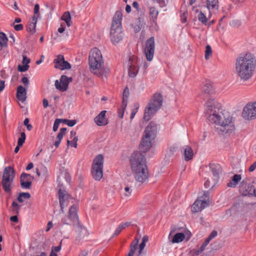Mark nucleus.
<instances>
[{
  "label": "nucleus",
  "mask_w": 256,
  "mask_h": 256,
  "mask_svg": "<svg viewBox=\"0 0 256 256\" xmlns=\"http://www.w3.org/2000/svg\"><path fill=\"white\" fill-rule=\"evenodd\" d=\"M204 114L210 122L216 124V130L220 134H230L234 130L232 116L228 112L222 110L217 100H210L206 102Z\"/></svg>",
  "instance_id": "nucleus-1"
},
{
  "label": "nucleus",
  "mask_w": 256,
  "mask_h": 256,
  "mask_svg": "<svg viewBox=\"0 0 256 256\" xmlns=\"http://www.w3.org/2000/svg\"><path fill=\"white\" fill-rule=\"evenodd\" d=\"M256 60L253 55L248 54L238 58L235 63V73L241 80H250L253 76Z\"/></svg>",
  "instance_id": "nucleus-2"
},
{
  "label": "nucleus",
  "mask_w": 256,
  "mask_h": 256,
  "mask_svg": "<svg viewBox=\"0 0 256 256\" xmlns=\"http://www.w3.org/2000/svg\"><path fill=\"white\" fill-rule=\"evenodd\" d=\"M130 167L136 182L142 184L148 178V172L145 156L141 152H135L130 157Z\"/></svg>",
  "instance_id": "nucleus-3"
},
{
  "label": "nucleus",
  "mask_w": 256,
  "mask_h": 256,
  "mask_svg": "<svg viewBox=\"0 0 256 256\" xmlns=\"http://www.w3.org/2000/svg\"><path fill=\"white\" fill-rule=\"evenodd\" d=\"M122 14L120 12H116L113 18L110 36L112 43L116 44L120 42L123 38L122 28Z\"/></svg>",
  "instance_id": "nucleus-4"
},
{
  "label": "nucleus",
  "mask_w": 256,
  "mask_h": 256,
  "mask_svg": "<svg viewBox=\"0 0 256 256\" xmlns=\"http://www.w3.org/2000/svg\"><path fill=\"white\" fill-rule=\"evenodd\" d=\"M156 131L157 124L154 122H150L146 127L140 144L142 152H146L152 147V140L156 138Z\"/></svg>",
  "instance_id": "nucleus-5"
},
{
  "label": "nucleus",
  "mask_w": 256,
  "mask_h": 256,
  "mask_svg": "<svg viewBox=\"0 0 256 256\" xmlns=\"http://www.w3.org/2000/svg\"><path fill=\"white\" fill-rule=\"evenodd\" d=\"M162 100V97L160 94L156 93L153 96L145 108L144 116V120H149L160 108Z\"/></svg>",
  "instance_id": "nucleus-6"
},
{
  "label": "nucleus",
  "mask_w": 256,
  "mask_h": 256,
  "mask_svg": "<svg viewBox=\"0 0 256 256\" xmlns=\"http://www.w3.org/2000/svg\"><path fill=\"white\" fill-rule=\"evenodd\" d=\"M104 63L100 51L96 48H92L89 54V66L91 72L94 74V72L100 70Z\"/></svg>",
  "instance_id": "nucleus-7"
},
{
  "label": "nucleus",
  "mask_w": 256,
  "mask_h": 256,
  "mask_svg": "<svg viewBox=\"0 0 256 256\" xmlns=\"http://www.w3.org/2000/svg\"><path fill=\"white\" fill-rule=\"evenodd\" d=\"M103 165L104 157L102 154H98L94 158L92 167V174L96 180H100L102 178Z\"/></svg>",
  "instance_id": "nucleus-8"
},
{
  "label": "nucleus",
  "mask_w": 256,
  "mask_h": 256,
  "mask_svg": "<svg viewBox=\"0 0 256 256\" xmlns=\"http://www.w3.org/2000/svg\"><path fill=\"white\" fill-rule=\"evenodd\" d=\"M254 182H255V179L244 180L240 186V192L245 196L253 195V192H254Z\"/></svg>",
  "instance_id": "nucleus-9"
},
{
  "label": "nucleus",
  "mask_w": 256,
  "mask_h": 256,
  "mask_svg": "<svg viewBox=\"0 0 256 256\" xmlns=\"http://www.w3.org/2000/svg\"><path fill=\"white\" fill-rule=\"evenodd\" d=\"M204 198L202 197L198 198L192 204V212H200L209 205L210 202L208 194L204 193Z\"/></svg>",
  "instance_id": "nucleus-10"
},
{
  "label": "nucleus",
  "mask_w": 256,
  "mask_h": 256,
  "mask_svg": "<svg viewBox=\"0 0 256 256\" xmlns=\"http://www.w3.org/2000/svg\"><path fill=\"white\" fill-rule=\"evenodd\" d=\"M155 50V42L153 37L148 38L144 46V52L146 60L150 62L152 60Z\"/></svg>",
  "instance_id": "nucleus-11"
},
{
  "label": "nucleus",
  "mask_w": 256,
  "mask_h": 256,
  "mask_svg": "<svg viewBox=\"0 0 256 256\" xmlns=\"http://www.w3.org/2000/svg\"><path fill=\"white\" fill-rule=\"evenodd\" d=\"M242 116L248 120L256 118V102L248 103L244 108Z\"/></svg>",
  "instance_id": "nucleus-12"
},
{
  "label": "nucleus",
  "mask_w": 256,
  "mask_h": 256,
  "mask_svg": "<svg viewBox=\"0 0 256 256\" xmlns=\"http://www.w3.org/2000/svg\"><path fill=\"white\" fill-rule=\"evenodd\" d=\"M128 66V76L131 78L136 77L138 72V58L134 56H130L129 58Z\"/></svg>",
  "instance_id": "nucleus-13"
},
{
  "label": "nucleus",
  "mask_w": 256,
  "mask_h": 256,
  "mask_svg": "<svg viewBox=\"0 0 256 256\" xmlns=\"http://www.w3.org/2000/svg\"><path fill=\"white\" fill-rule=\"evenodd\" d=\"M77 206L75 205H72L70 206L68 216V218L65 217L62 218V222L63 224L70 225V222H76L78 220V216L77 215Z\"/></svg>",
  "instance_id": "nucleus-14"
},
{
  "label": "nucleus",
  "mask_w": 256,
  "mask_h": 256,
  "mask_svg": "<svg viewBox=\"0 0 256 256\" xmlns=\"http://www.w3.org/2000/svg\"><path fill=\"white\" fill-rule=\"evenodd\" d=\"M58 196L61 211L64 212V209L68 206L70 200L72 202V198L66 191L60 189L58 191Z\"/></svg>",
  "instance_id": "nucleus-15"
},
{
  "label": "nucleus",
  "mask_w": 256,
  "mask_h": 256,
  "mask_svg": "<svg viewBox=\"0 0 256 256\" xmlns=\"http://www.w3.org/2000/svg\"><path fill=\"white\" fill-rule=\"evenodd\" d=\"M70 82V79L66 76L63 75L61 76L60 81L56 80L55 81V86L56 89L64 92L66 91Z\"/></svg>",
  "instance_id": "nucleus-16"
},
{
  "label": "nucleus",
  "mask_w": 256,
  "mask_h": 256,
  "mask_svg": "<svg viewBox=\"0 0 256 256\" xmlns=\"http://www.w3.org/2000/svg\"><path fill=\"white\" fill-rule=\"evenodd\" d=\"M54 67L60 70L70 69L71 68L70 64L64 60V57L62 55H58L54 60Z\"/></svg>",
  "instance_id": "nucleus-17"
},
{
  "label": "nucleus",
  "mask_w": 256,
  "mask_h": 256,
  "mask_svg": "<svg viewBox=\"0 0 256 256\" xmlns=\"http://www.w3.org/2000/svg\"><path fill=\"white\" fill-rule=\"evenodd\" d=\"M34 177L30 174L22 173L20 176V186L26 189H30L32 186V182Z\"/></svg>",
  "instance_id": "nucleus-18"
},
{
  "label": "nucleus",
  "mask_w": 256,
  "mask_h": 256,
  "mask_svg": "<svg viewBox=\"0 0 256 256\" xmlns=\"http://www.w3.org/2000/svg\"><path fill=\"white\" fill-rule=\"evenodd\" d=\"M182 152H183L184 160L189 161L193 158L194 151L192 148L188 146H184L181 149Z\"/></svg>",
  "instance_id": "nucleus-19"
},
{
  "label": "nucleus",
  "mask_w": 256,
  "mask_h": 256,
  "mask_svg": "<svg viewBox=\"0 0 256 256\" xmlns=\"http://www.w3.org/2000/svg\"><path fill=\"white\" fill-rule=\"evenodd\" d=\"M14 178V170L11 166L6 167L3 172L2 179L13 181Z\"/></svg>",
  "instance_id": "nucleus-20"
},
{
  "label": "nucleus",
  "mask_w": 256,
  "mask_h": 256,
  "mask_svg": "<svg viewBox=\"0 0 256 256\" xmlns=\"http://www.w3.org/2000/svg\"><path fill=\"white\" fill-rule=\"evenodd\" d=\"M206 6L209 10V18L212 16V12L218 8V0H206Z\"/></svg>",
  "instance_id": "nucleus-21"
},
{
  "label": "nucleus",
  "mask_w": 256,
  "mask_h": 256,
  "mask_svg": "<svg viewBox=\"0 0 256 256\" xmlns=\"http://www.w3.org/2000/svg\"><path fill=\"white\" fill-rule=\"evenodd\" d=\"M190 237V232H186V234H184L182 232L176 233L172 238L171 242L172 243H178L182 242L185 238L186 240H188Z\"/></svg>",
  "instance_id": "nucleus-22"
},
{
  "label": "nucleus",
  "mask_w": 256,
  "mask_h": 256,
  "mask_svg": "<svg viewBox=\"0 0 256 256\" xmlns=\"http://www.w3.org/2000/svg\"><path fill=\"white\" fill-rule=\"evenodd\" d=\"M106 110L102 111L94 119V122L98 126H105L107 124L105 118Z\"/></svg>",
  "instance_id": "nucleus-23"
},
{
  "label": "nucleus",
  "mask_w": 256,
  "mask_h": 256,
  "mask_svg": "<svg viewBox=\"0 0 256 256\" xmlns=\"http://www.w3.org/2000/svg\"><path fill=\"white\" fill-rule=\"evenodd\" d=\"M26 88L22 86L18 87L16 92V97L19 100L24 102L26 98Z\"/></svg>",
  "instance_id": "nucleus-24"
},
{
  "label": "nucleus",
  "mask_w": 256,
  "mask_h": 256,
  "mask_svg": "<svg viewBox=\"0 0 256 256\" xmlns=\"http://www.w3.org/2000/svg\"><path fill=\"white\" fill-rule=\"evenodd\" d=\"M241 180V175L236 174L232 176L231 181L227 184V186L230 188H236Z\"/></svg>",
  "instance_id": "nucleus-25"
},
{
  "label": "nucleus",
  "mask_w": 256,
  "mask_h": 256,
  "mask_svg": "<svg viewBox=\"0 0 256 256\" xmlns=\"http://www.w3.org/2000/svg\"><path fill=\"white\" fill-rule=\"evenodd\" d=\"M38 18L36 16H34L32 18V21L28 24L27 26V30L28 32L34 34L36 32V27L37 22Z\"/></svg>",
  "instance_id": "nucleus-26"
},
{
  "label": "nucleus",
  "mask_w": 256,
  "mask_h": 256,
  "mask_svg": "<svg viewBox=\"0 0 256 256\" xmlns=\"http://www.w3.org/2000/svg\"><path fill=\"white\" fill-rule=\"evenodd\" d=\"M202 92L206 94H210L214 92L212 84L209 81L206 82L202 88Z\"/></svg>",
  "instance_id": "nucleus-27"
},
{
  "label": "nucleus",
  "mask_w": 256,
  "mask_h": 256,
  "mask_svg": "<svg viewBox=\"0 0 256 256\" xmlns=\"http://www.w3.org/2000/svg\"><path fill=\"white\" fill-rule=\"evenodd\" d=\"M12 182V180L2 179V185L5 192H10L12 189L11 185Z\"/></svg>",
  "instance_id": "nucleus-28"
},
{
  "label": "nucleus",
  "mask_w": 256,
  "mask_h": 256,
  "mask_svg": "<svg viewBox=\"0 0 256 256\" xmlns=\"http://www.w3.org/2000/svg\"><path fill=\"white\" fill-rule=\"evenodd\" d=\"M8 39L6 34L2 32H0V50L6 48L8 46Z\"/></svg>",
  "instance_id": "nucleus-29"
},
{
  "label": "nucleus",
  "mask_w": 256,
  "mask_h": 256,
  "mask_svg": "<svg viewBox=\"0 0 256 256\" xmlns=\"http://www.w3.org/2000/svg\"><path fill=\"white\" fill-rule=\"evenodd\" d=\"M210 168L213 176L216 178H218L221 172V168L219 165L212 164L210 165Z\"/></svg>",
  "instance_id": "nucleus-30"
},
{
  "label": "nucleus",
  "mask_w": 256,
  "mask_h": 256,
  "mask_svg": "<svg viewBox=\"0 0 256 256\" xmlns=\"http://www.w3.org/2000/svg\"><path fill=\"white\" fill-rule=\"evenodd\" d=\"M100 69V70L96 72H94V74L98 76H106V74L110 72L109 68H104V65L101 66Z\"/></svg>",
  "instance_id": "nucleus-31"
},
{
  "label": "nucleus",
  "mask_w": 256,
  "mask_h": 256,
  "mask_svg": "<svg viewBox=\"0 0 256 256\" xmlns=\"http://www.w3.org/2000/svg\"><path fill=\"white\" fill-rule=\"evenodd\" d=\"M62 20L66 22L68 26L70 27L72 25L71 16L68 12H65L63 14Z\"/></svg>",
  "instance_id": "nucleus-32"
},
{
  "label": "nucleus",
  "mask_w": 256,
  "mask_h": 256,
  "mask_svg": "<svg viewBox=\"0 0 256 256\" xmlns=\"http://www.w3.org/2000/svg\"><path fill=\"white\" fill-rule=\"evenodd\" d=\"M129 95V92L128 89L126 88L123 92V96H122V105L123 108H126L127 106L128 103V98Z\"/></svg>",
  "instance_id": "nucleus-33"
},
{
  "label": "nucleus",
  "mask_w": 256,
  "mask_h": 256,
  "mask_svg": "<svg viewBox=\"0 0 256 256\" xmlns=\"http://www.w3.org/2000/svg\"><path fill=\"white\" fill-rule=\"evenodd\" d=\"M30 196V195L28 192H22L20 194L17 199L19 202H24V199H28Z\"/></svg>",
  "instance_id": "nucleus-34"
},
{
  "label": "nucleus",
  "mask_w": 256,
  "mask_h": 256,
  "mask_svg": "<svg viewBox=\"0 0 256 256\" xmlns=\"http://www.w3.org/2000/svg\"><path fill=\"white\" fill-rule=\"evenodd\" d=\"M138 242V240H137L136 242H134L132 244L130 248V252L128 254V256H133L134 252L136 248V246Z\"/></svg>",
  "instance_id": "nucleus-35"
},
{
  "label": "nucleus",
  "mask_w": 256,
  "mask_h": 256,
  "mask_svg": "<svg viewBox=\"0 0 256 256\" xmlns=\"http://www.w3.org/2000/svg\"><path fill=\"white\" fill-rule=\"evenodd\" d=\"M198 18L200 22L204 24H206L207 22L209 17L207 18L206 15L202 12H200L198 15Z\"/></svg>",
  "instance_id": "nucleus-36"
},
{
  "label": "nucleus",
  "mask_w": 256,
  "mask_h": 256,
  "mask_svg": "<svg viewBox=\"0 0 256 256\" xmlns=\"http://www.w3.org/2000/svg\"><path fill=\"white\" fill-rule=\"evenodd\" d=\"M158 12L154 7H151L150 8V16L154 20H156L158 16Z\"/></svg>",
  "instance_id": "nucleus-37"
},
{
  "label": "nucleus",
  "mask_w": 256,
  "mask_h": 256,
  "mask_svg": "<svg viewBox=\"0 0 256 256\" xmlns=\"http://www.w3.org/2000/svg\"><path fill=\"white\" fill-rule=\"evenodd\" d=\"M78 232L80 233V237L83 238L85 236L88 235V231L86 228L83 226H80L78 229Z\"/></svg>",
  "instance_id": "nucleus-38"
},
{
  "label": "nucleus",
  "mask_w": 256,
  "mask_h": 256,
  "mask_svg": "<svg viewBox=\"0 0 256 256\" xmlns=\"http://www.w3.org/2000/svg\"><path fill=\"white\" fill-rule=\"evenodd\" d=\"M62 122L70 127L73 126L76 123V121L75 120H69L66 119H62Z\"/></svg>",
  "instance_id": "nucleus-39"
},
{
  "label": "nucleus",
  "mask_w": 256,
  "mask_h": 256,
  "mask_svg": "<svg viewBox=\"0 0 256 256\" xmlns=\"http://www.w3.org/2000/svg\"><path fill=\"white\" fill-rule=\"evenodd\" d=\"M26 140V134L24 132H22L20 134V137L18 138V146H22L24 142Z\"/></svg>",
  "instance_id": "nucleus-40"
},
{
  "label": "nucleus",
  "mask_w": 256,
  "mask_h": 256,
  "mask_svg": "<svg viewBox=\"0 0 256 256\" xmlns=\"http://www.w3.org/2000/svg\"><path fill=\"white\" fill-rule=\"evenodd\" d=\"M212 50L210 45H207L206 48L205 52V58L206 59H208L210 56L212 55Z\"/></svg>",
  "instance_id": "nucleus-41"
},
{
  "label": "nucleus",
  "mask_w": 256,
  "mask_h": 256,
  "mask_svg": "<svg viewBox=\"0 0 256 256\" xmlns=\"http://www.w3.org/2000/svg\"><path fill=\"white\" fill-rule=\"evenodd\" d=\"M132 190L131 186H126L124 188V194L126 196H130L131 195Z\"/></svg>",
  "instance_id": "nucleus-42"
},
{
  "label": "nucleus",
  "mask_w": 256,
  "mask_h": 256,
  "mask_svg": "<svg viewBox=\"0 0 256 256\" xmlns=\"http://www.w3.org/2000/svg\"><path fill=\"white\" fill-rule=\"evenodd\" d=\"M66 128H62L60 129V131L58 132L56 138L58 140H61L62 138L64 136V135L66 132Z\"/></svg>",
  "instance_id": "nucleus-43"
},
{
  "label": "nucleus",
  "mask_w": 256,
  "mask_h": 256,
  "mask_svg": "<svg viewBox=\"0 0 256 256\" xmlns=\"http://www.w3.org/2000/svg\"><path fill=\"white\" fill-rule=\"evenodd\" d=\"M61 122H62V119L58 118L55 120L53 128H52L54 132H56L58 130L59 125H60V124Z\"/></svg>",
  "instance_id": "nucleus-44"
},
{
  "label": "nucleus",
  "mask_w": 256,
  "mask_h": 256,
  "mask_svg": "<svg viewBox=\"0 0 256 256\" xmlns=\"http://www.w3.org/2000/svg\"><path fill=\"white\" fill-rule=\"evenodd\" d=\"M209 242L210 241L208 239H206L202 246L200 248L199 250L198 251L197 254H198L202 252L205 250L206 246L208 244Z\"/></svg>",
  "instance_id": "nucleus-45"
},
{
  "label": "nucleus",
  "mask_w": 256,
  "mask_h": 256,
  "mask_svg": "<svg viewBox=\"0 0 256 256\" xmlns=\"http://www.w3.org/2000/svg\"><path fill=\"white\" fill-rule=\"evenodd\" d=\"M39 9V5L36 4L34 7V16H36L38 19L40 18Z\"/></svg>",
  "instance_id": "nucleus-46"
},
{
  "label": "nucleus",
  "mask_w": 256,
  "mask_h": 256,
  "mask_svg": "<svg viewBox=\"0 0 256 256\" xmlns=\"http://www.w3.org/2000/svg\"><path fill=\"white\" fill-rule=\"evenodd\" d=\"M28 68H29L28 65H24V64L23 66L19 65L18 66V70L21 72H24L28 70Z\"/></svg>",
  "instance_id": "nucleus-47"
},
{
  "label": "nucleus",
  "mask_w": 256,
  "mask_h": 256,
  "mask_svg": "<svg viewBox=\"0 0 256 256\" xmlns=\"http://www.w3.org/2000/svg\"><path fill=\"white\" fill-rule=\"evenodd\" d=\"M62 242L61 241L60 242V244L58 246H52L51 252H55V253L59 252L61 250Z\"/></svg>",
  "instance_id": "nucleus-48"
},
{
  "label": "nucleus",
  "mask_w": 256,
  "mask_h": 256,
  "mask_svg": "<svg viewBox=\"0 0 256 256\" xmlns=\"http://www.w3.org/2000/svg\"><path fill=\"white\" fill-rule=\"evenodd\" d=\"M28 122H29L28 118H26L24 120V126H26L28 130H32V126L31 124H29Z\"/></svg>",
  "instance_id": "nucleus-49"
},
{
  "label": "nucleus",
  "mask_w": 256,
  "mask_h": 256,
  "mask_svg": "<svg viewBox=\"0 0 256 256\" xmlns=\"http://www.w3.org/2000/svg\"><path fill=\"white\" fill-rule=\"evenodd\" d=\"M218 232L216 230H214L212 231V232L210 233V236H208V238H206L208 239L210 242L214 238H215L217 236Z\"/></svg>",
  "instance_id": "nucleus-50"
},
{
  "label": "nucleus",
  "mask_w": 256,
  "mask_h": 256,
  "mask_svg": "<svg viewBox=\"0 0 256 256\" xmlns=\"http://www.w3.org/2000/svg\"><path fill=\"white\" fill-rule=\"evenodd\" d=\"M138 104H136V108L133 109L132 112V113H131V114H130V119L132 120L134 118L136 113L138 112Z\"/></svg>",
  "instance_id": "nucleus-51"
},
{
  "label": "nucleus",
  "mask_w": 256,
  "mask_h": 256,
  "mask_svg": "<svg viewBox=\"0 0 256 256\" xmlns=\"http://www.w3.org/2000/svg\"><path fill=\"white\" fill-rule=\"evenodd\" d=\"M126 108H123L122 104L121 108L118 110V115L120 118H122L124 116V110Z\"/></svg>",
  "instance_id": "nucleus-52"
},
{
  "label": "nucleus",
  "mask_w": 256,
  "mask_h": 256,
  "mask_svg": "<svg viewBox=\"0 0 256 256\" xmlns=\"http://www.w3.org/2000/svg\"><path fill=\"white\" fill-rule=\"evenodd\" d=\"M123 230V228L121 227L120 224L116 228L113 234V236L118 235Z\"/></svg>",
  "instance_id": "nucleus-53"
},
{
  "label": "nucleus",
  "mask_w": 256,
  "mask_h": 256,
  "mask_svg": "<svg viewBox=\"0 0 256 256\" xmlns=\"http://www.w3.org/2000/svg\"><path fill=\"white\" fill-rule=\"evenodd\" d=\"M12 206L13 207L14 210L16 212H18L20 208V206L14 201L12 203Z\"/></svg>",
  "instance_id": "nucleus-54"
},
{
  "label": "nucleus",
  "mask_w": 256,
  "mask_h": 256,
  "mask_svg": "<svg viewBox=\"0 0 256 256\" xmlns=\"http://www.w3.org/2000/svg\"><path fill=\"white\" fill-rule=\"evenodd\" d=\"M78 140V137L74 136V138L73 140L71 141V146L76 148L77 147Z\"/></svg>",
  "instance_id": "nucleus-55"
},
{
  "label": "nucleus",
  "mask_w": 256,
  "mask_h": 256,
  "mask_svg": "<svg viewBox=\"0 0 256 256\" xmlns=\"http://www.w3.org/2000/svg\"><path fill=\"white\" fill-rule=\"evenodd\" d=\"M176 151V148L174 146H171L170 148L169 152H168L167 154L170 156L172 155L174 152Z\"/></svg>",
  "instance_id": "nucleus-56"
},
{
  "label": "nucleus",
  "mask_w": 256,
  "mask_h": 256,
  "mask_svg": "<svg viewBox=\"0 0 256 256\" xmlns=\"http://www.w3.org/2000/svg\"><path fill=\"white\" fill-rule=\"evenodd\" d=\"M30 62V60L26 56H22V64L24 65H28Z\"/></svg>",
  "instance_id": "nucleus-57"
},
{
  "label": "nucleus",
  "mask_w": 256,
  "mask_h": 256,
  "mask_svg": "<svg viewBox=\"0 0 256 256\" xmlns=\"http://www.w3.org/2000/svg\"><path fill=\"white\" fill-rule=\"evenodd\" d=\"M5 88V82L4 80H0V92H2Z\"/></svg>",
  "instance_id": "nucleus-58"
},
{
  "label": "nucleus",
  "mask_w": 256,
  "mask_h": 256,
  "mask_svg": "<svg viewBox=\"0 0 256 256\" xmlns=\"http://www.w3.org/2000/svg\"><path fill=\"white\" fill-rule=\"evenodd\" d=\"M22 82L26 86H28L29 84V80L26 77H24L22 79Z\"/></svg>",
  "instance_id": "nucleus-59"
},
{
  "label": "nucleus",
  "mask_w": 256,
  "mask_h": 256,
  "mask_svg": "<svg viewBox=\"0 0 256 256\" xmlns=\"http://www.w3.org/2000/svg\"><path fill=\"white\" fill-rule=\"evenodd\" d=\"M14 30L16 31L20 30L23 28V26L22 24H16L14 26Z\"/></svg>",
  "instance_id": "nucleus-60"
},
{
  "label": "nucleus",
  "mask_w": 256,
  "mask_h": 256,
  "mask_svg": "<svg viewBox=\"0 0 256 256\" xmlns=\"http://www.w3.org/2000/svg\"><path fill=\"white\" fill-rule=\"evenodd\" d=\"M131 224L130 222H126L120 224L121 227L123 228V229L129 226Z\"/></svg>",
  "instance_id": "nucleus-61"
},
{
  "label": "nucleus",
  "mask_w": 256,
  "mask_h": 256,
  "mask_svg": "<svg viewBox=\"0 0 256 256\" xmlns=\"http://www.w3.org/2000/svg\"><path fill=\"white\" fill-rule=\"evenodd\" d=\"M256 168V161L250 166L249 168V171L252 172H253L255 169Z\"/></svg>",
  "instance_id": "nucleus-62"
},
{
  "label": "nucleus",
  "mask_w": 256,
  "mask_h": 256,
  "mask_svg": "<svg viewBox=\"0 0 256 256\" xmlns=\"http://www.w3.org/2000/svg\"><path fill=\"white\" fill-rule=\"evenodd\" d=\"M145 246H146V244H144V242H142L140 244V247H139V254H140L144 250Z\"/></svg>",
  "instance_id": "nucleus-63"
},
{
  "label": "nucleus",
  "mask_w": 256,
  "mask_h": 256,
  "mask_svg": "<svg viewBox=\"0 0 256 256\" xmlns=\"http://www.w3.org/2000/svg\"><path fill=\"white\" fill-rule=\"evenodd\" d=\"M10 220L12 222H16L18 221V216H12L10 217Z\"/></svg>",
  "instance_id": "nucleus-64"
}]
</instances>
